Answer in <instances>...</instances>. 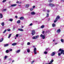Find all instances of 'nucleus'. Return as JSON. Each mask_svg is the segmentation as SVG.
<instances>
[{"mask_svg": "<svg viewBox=\"0 0 64 64\" xmlns=\"http://www.w3.org/2000/svg\"><path fill=\"white\" fill-rule=\"evenodd\" d=\"M55 55V52H52V54H51V56H54Z\"/></svg>", "mask_w": 64, "mask_h": 64, "instance_id": "nucleus-5", "label": "nucleus"}, {"mask_svg": "<svg viewBox=\"0 0 64 64\" xmlns=\"http://www.w3.org/2000/svg\"><path fill=\"white\" fill-rule=\"evenodd\" d=\"M57 20L56 18V20L54 21V23H56V22L57 21Z\"/></svg>", "mask_w": 64, "mask_h": 64, "instance_id": "nucleus-28", "label": "nucleus"}, {"mask_svg": "<svg viewBox=\"0 0 64 64\" xmlns=\"http://www.w3.org/2000/svg\"><path fill=\"white\" fill-rule=\"evenodd\" d=\"M7 0H4L3 1H2V2L3 3H4L5 2H6V1Z\"/></svg>", "mask_w": 64, "mask_h": 64, "instance_id": "nucleus-36", "label": "nucleus"}, {"mask_svg": "<svg viewBox=\"0 0 64 64\" xmlns=\"http://www.w3.org/2000/svg\"><path fill=\"white\" fill-rule=\"evenodd\" d=\"M15 17L16 18H18V16H15Z\"/></svg>", "mask_w": 64, "mask_h": 64, "instance_id": "nucleus-45", "label": "nucleus"}, {"mask_svg": "<svg viewBox=\"0 0 64 64\" xmlns=\"http://www.w3.org/2000/svg\"><path fill=\"white\" fill-rule=\"evenodd\" d=\"M7 30L8 31H11V30L10 29H8Z\"/></svg>", "mask_w": 64, "mask_h": 64, "instance_id": "nucleus-39", "label": "nucleus"}, {"mask_svg": "<svg viewBox=\"0 0 64 64\" xmlns=\"http://www.w3.org/2000/svg\"><path fill=\"white\" fill-rule=\"evenodd\" d=\"M48 20H50V18H48Z\"/></svg>", "mask_w": 64, "mask_h": 64, "instance_id": "nucleus-58", "label": "nucleus"}, {"mask_svg": "<svg viewBox=\"0 0 64 64\" xmlns=\"http://www.w3.org/2000/svg\"><path fill=\"white\" fill-rule=\"evenodd\" d=\"M47 12H49L50 11H49V10H48L47 11Z\"/></svg>", "mask_w": 64, "mask_h": 64, "instance_id": "nucleus-56", "label": "nucleus"}, {"mask_svg": "<svg viewBox=\"0 0 64 64\" xmlns=\"http://www.w3.org/2000/svg\"><path fill=\"white\" fill-rule=\"evenodd\" d=\"M48 48H46V50H48Z\"/></svg>", "mask_w": 64, "mask_h": 64, "instance_id": "nucleus-55", "label": "nucleus"}, {"mask_svg": "<svg viewBox=\"0 0 64 64\" xmlns=\"http://www.w3.org/2000/svg\"><path fill=\"white\" fill-rule=\"evenodd\" d=\"M33 9H34V8H35V6H33Z\"/></svg>", "mask_w": 64, "mask_h": 64, "instance_id": "nucleus-49", "label": "nucleus"}, {"mask_svg": "<svg viewBox=\"0 0 64 64\" xmlns=\"http://www.w3.org/2000/svg\"><path fill=\"white\" fill-rule=\"evenodd\" d=\"M55 41V40H53V42H54Z\"/></svg>", "mask_w": 64, "mask_h": 64, "instance_id": "nucleus-57", "label": "nucleus"}, {"mask_svg": "<svg viewBox=\"0 0 64 64\" xmlns=\"http://www.w3.org/2000/svg\"><path fill=\"white\" fill-rule=\"evenodd\" d=\"M53 61H54L53 60H51L50 62V63H52Z\"/></svg>", "mask_w": 64, "mask_h": 64, "instance_id": "nucleus-25", "label": "nucleus"}, {"mask_svg": "<svg viewBox=\"0 0 64 64\" xmlns=\"http://www.w3.org/2000/svg\"><path fill=\"white\" fill-rule=\"evenodd\" d=\"M55 26H56V25L54 23L52 24V27H55Z\"/></svg>", "mask_w": 64, "mask_h": 64, "instance_id": "nucleus-19", "label": "nucleus"}, {"mask_svg": "<svg viewBox=\"0 0 64 64\" xmlns=\"http://www.w3.org/2000/svg\"><path fill=\"white\" fill-rule=\"evenodd\" d=\"M9 21H13V19H9Z\"/></svg>", "mask_w": 64, "mask_h": 64, "instance_id": "nucleus-33", "label": "nucleus"}, {"mask_svg": "<svg viewBox=\"0 0 64 64\" xmlns=\"http://www.w3.org/2000/svg\"><path fill=\"white\" fill-rule=\"evenodd\" d=\"M14 62V60H12V63H13V62Z\"/></svg>", "mask_w": 64, "mask_h": 64, "instance_id": "nucleus-52", "label": "nucleus"}, {"mask_svg": "<svg viewBox=\"0 0 64 64\" xmlns=\"http://www.w3.org/2000/svg\"><path fill=\"white\" fill-rule=\"evenodd\" d=\"M18 30L19 31H23V30L21 28H18Z\"/></svg>", "mask_w": 64, "mask_h": 64, "instance_id": "nucleus-12", "label": "nucleus"}, {"mask_svg": "<svg viewBox=\"0 0 64 64\" xmlns=\"http://www.w3.org/2000/svg\"><path fill=\"white\" fill-rule=\"evenodd\" d=\"M46 33H47V31L46 32Z\"/></svg>", "mask_w": 64, "mask_h": 64, "instance_id": "nucleus-59", "label": "nucleus"}, {"mask_svg": "<svg viewBox=\"0 0 64 64\" xmlns=\"http://www.w3.org/2000/svg\"><path fill=\"white\" fill-rule=\"evenodd\" d=\"M10 51H12V49H10Z\"/></svg>", "mask_w": 64, "mask_h": 64, "instance_id": "nucleus-51", "label": "nucleus"}, {"mask_svg": "<svg viewBox=\"0 0 64 64\" xmlns=\"http://www.w3.org/2000/svg\"><path fill=\"white\" fill-rule=\"evenodd\" d=\"M25 7L26 8H28L29 7V4H26L25 5Z\"/></svg>", "mask_w": 64, "mask_h": 64, "instance_id": "nucleus-6", "label": "nucleus"}, {"mask_svg": "<svg viewBox=\"0 0 64 64\" xmlns=\"http://www.w3.org/2000/svg\"><path fill=\"white\" fill-rule=\"evenodd\" d=\"M61 52L60 53H59L58 54V55L59 56H60L61 55V54H63L64 55V50H62V49L60 48L58 52Z\"/></svg>", "mask_w": 64, "mask_h": 64, "instance_id": "nucleus-1", "label": "nucleus"}, {"mask_svg": "<svg viewBox=\"0 0 64 64\" xmlns=\"http://www.w3.org/2000/svg\"><path fill=\"white\" fill-rule=\"evenodd\" d=\"M0 18H2L3 17V15L2 14H0Z\"/></svg>", "mask_w": 64, "mask_h": 64, "instance_id": "nucleus-15", "label": "nucleus"}, {"mask_svg": "<svg viewBox=\"0 0 64 64\" xmlns=\"http://www.w3.org/2000/svg\"><path fill=\"white\" fill-rule=\"evenodd\" d=\"M34 52L35 54H37L36 51H34Z\"/></svg>", "mask_w": 64, "mask_h": 64, "instance_id": "nucleus-35", "label": "nucleus"}, {"mask_svg": "<svg viewBox=\"0 0 64 64\" xmlns=\"http://www.w3.org/2000/svg\"><path fill=\"white\" fill-rule=\"evenodd\" d=\"M27 51L28 53H29L30 52V49H28V50H27Z\"/></svg>", "mask_w": 64, "mask_h": 64, "instance_id": "nucleus-18", "label": "nucleus"}, {"mask_svg": "<svg viewBox=\"0 0 64 64\" xmlns=\"http://www.w3.org/2000/svg\"><path fill=\"white\" fill-rule=\"evenodd\" d=\"M36 38V39H37L38 38V37H39V36L38 35L37 36H35Z\"/></svg>", "mask_w": 64, "mask_h": 64, "instance_id": "nucleus-32", "label": "nucleus"}, {"mask_svg": "<svg viewBox=\"0 0 64 64\" xmlns=\"http://www.w3.org/2000/svg\"><path fill=\"white\" fill-rule=\"evenodd\" d=\"M15 39H16V38H15Z\"/></svg>", "mask_w": 64, "mask_h": 64, "instance_id": "nucleus-63", "label": "nucleus"}, {"mask_svg": "<svg viewBox=\"0 0 64 64\" xmlns=\"http://www.w3.org/2000/svg\"><path fill=\"white\" fill-rule=\"evenodd\" d=\"M34 60H33L31 62L32 63H34Z\"/></svg>", "mask_w": 64, "mask_h": 64, "instance_id": "nucleus-47", "label": "nucleus"}, {"mask_svg": "<svg viewBox=\"0 0 64 64\" xmlns=\"http://www.w3.org/2000/svg\"><path fill=\"white\" fill-rule=\"evenodd\" d=\"M34 9L33 8H30V10L31 11H33V10Z\"/></svg>", "mask_w": 64, "mask_h": 64, "instance_id": "nucleus-20", "label": "nucleus"}, {"mask_svg": "<svg viewBox=\"0 0 64 64\" xmlns=\"http://www.w3.org/2000/svg\"><path fill=\"white\" fill-rule=\"evenodd\" d=\"M1 25L2 26H4V22H2L1 23Z\"/></svg>", "mask_w": 64, "mask_h": 64, "instance_id": "nucleus-17", "label": "nucleus"}, {"mask_svg": "<svg viewBox=\"0 0 64 64\" xmlns=\"http://www.w3.org/2000/svg\"><path fill=\"white\" fill-rule=\"evenodd\" d=\"M6 9H4L2 10V11H6Z\"/></svg>", "mask_w": 64, "mask_h": 64, "instance_id": "nucleus-22", "label": "nucleus"}, {"mask_svg": "<svg viewBox=\"0 0 64 64\" xmlns=\"http://www.w3.org/2000/svg\"><path fill=\"white\" fill-rule=\"evenodd\" d=\"M16 44H17V43H14L12 44V46H15V45H16Z\"/></svg>", "mask_w": 64, "mask_h": 64, "instance_id": "nucleus-11", "label": "nucleus"}, {"mask_svg": "<svg viewBox=\"0 0 64 64\" xmlns=\"http://www.w3.org/2000/svg\"><path fill=\"white\" fill-rule=\"evenodd\" d=\"M16 3H19V1H17L16 2Z\"/></svg>", "mask_w": 64, "mask_h": 64, "instance_id": "nucleus-48", "label": "nucleus"}, {"mask_svg": "<svg viewBox=\"0 0 64 64\" xmlns=\"http://www.w3.org/2000/svg\"><path fill=\"white\" fill-rule=\"evenodd\" d=\"M49 6H50L51 7H53L54 6V5L52 4H49Z\"/></svg>", "mask_w": 64, "mask_h": 64, "instance_id": "nucleus-3", "label": "nucleus"}, {"mask_svg": "<svg viewBox=\"0 0 64 64\" xmlns=\"http://www.w3.org/2000/svg\"><path fill=\"white\" fill-rule=\"evenodd\" d=\"M57 43H56L55 44V45H56V44H57Z\"/></svg>", "mask_w": 64, "mask_h": 64, "instance_id": "nucleus-54", "label": "nucleus"}, {"mask_svg": "<svg viewBox=\"0 0 64 64\" xmlns=\"http://www.w3.org/2000/svg\"><path fill=\"white\" fill-rule=\"evenodd\" d=\"M35 34V32L34 30H32V35H34V34Z\"/></svg>", "mask_w": 64, "mask_h": 64, "instance_id": "nucleus-4", "label": "nucleus"}, {"mask_svg": "<svg viewBox=\"0 0 64 64\" xmlns=\"http://www.w3.org/2000/svg\"><path fill=\"white\" fill-rule=\"evenodd\" d=\"M8 45H9L8 44H4V47H7V46H8Z\"/></svg>", "mask_w": 64, "mask_h": 64, "instance_id": "nucleus-14", "label": "nucleus"}, {"mask_svg": "<svg viewBox=\"0 0 64 64\" xmlns=\"http://www.w3.org/2000/svg\"><path fill=\"white\" fill-rule=\"evenodd\" d=\"M11 35H12V34H9L8 37V38H10V37H11Z\"/></svg>", "mask_w": 64, "mask_h": 64, "instance_id": "nucleus-27", "label": "nucleus"}, {"mask_svg": "<svg viewBox=\"0 0 64 64\" xmlns=\"http://www.w3.org/2000/svg\"><path fill=\"white\" fill-rule=\"evenodd\" d=\"M53 0H48V2H52Z\"/></svg>", "mask_w": 64, "mask_h": 64, "instance_id": "nucleus-29", "label": "nucleus"}, {"mask_svg": "<svg viewBox=\"0 0 64 64\" xmlns=\"http://www.w3.org/2000/svg\"><path fill=\"white\" fill-rule=\"evenodd\" d=\"M16 37H18V34H17L16 35Z\"/></svg>", "mask_w": 64, "mask_h": 64, "instance_id": "nucleus-43", "label": "nucleus"}, {"mask_svg": "<svg viewBox=\"0 0 64 64\" xmlns=\"http://www.w3.org/2000/svg\"><path fill=\"white\" fill-rule=\"evenodd\" d=\"M40 37H42L43 39H44L45 38V35H43L42 34H41L40 35Z\"/></svg>", "mask_w": 64, "mask_h": 64, "instance_id": "nucleus-2", "label": "nucleus"}, {"mask_svg": "<svg viewBox=\"0 0 64 64\" xmlns=\"http://www.w3.org/2000/svg\"><path fill=\"white\" fill-rule=\"evenodd\" d=\"M31 14L32 15H34V14H35V13L34 12H31Z\"/></svg>", "mask_w": 64, "mask_h": 64, "instance_id": "nucleus-13", "label": "nucleus"}, {"mask_svg": "<svg viewBox=\"0 0 64 64\" xmlns=\"http://www.w3.org/2000/svg\"><path fill=\"white\" fill-rule=\"evenodd\" d=\"M49 17V14H48L47 16H46V17Z\"/></svg>", "mask_w": 64, "mask_h": 64, "instance_id": "nucleus-42", "label": "nucleus"}, {"mask_svg": "<svg viewBox=\"0 0 64 64\" xmlns=\"http://www.w3.org/2000/svg\"><path fill=\"white\" fill-rule=\"evenodd\" d=\"M32 39H36V38L35 36H34L33 37H32Z\"/></svg>", "mask_w": 64, "mask_h": 64, "instance_id": "nucleus-41", "label": "nucleus"}, {"mask_svg": "<svg viewBox=\"0 0 64 64\" xmlns=\"http://www.w3.org/2000/svg\"><path fill=\"white\" fill-rule=\"evenodd\" d=\"M48 64H51V63H48Z\"/></svg>", "mask_w": 64, "mask_h": 64, "instance_id": "nucleus-60", "label": "nucleus"}, {"mask_svg": "<svg viewBox=\"0 0 64 64\" xmlns=\"http://www.w3.org/2000/svg\"><path fill=\"white\" fill-rule=\"evenodd\" d=\"M17 6V4H12L11 5V7H14L15 6Z\"/></svg>", "mask_w": 64, "mask_h": 64, "instance_id": "nucleus-8", "label": "nucleus"}, {"mask_svg": "<svg viewBox=\"0 0 64 64\" xmlns=\"http://www.w3.org/2000/svg\"><path fill=\"white\" fill-rule=\"evenodd\" d=\"M14 29H15V28H14Z\"/></svg>", "mask_w": 64, "mask_h": 64, "instance_id": "nucleus-61", "label": "nucleus"}, {"mask_svg": "<svg viewBox=\"0 0 64 64\" xmlns=\"http://www.w3.org/2000/svg\"><path fill=\"white\" fill-rule=\"evenodd\" d=\"M61 41L62 43H63L64 42V40L63 39H61Z\"/></svg>", "mask_w": 64, "mask_h": 64, "instance_id": "nucleus-26", "label": "nucleus"}, {"mask_svg": "<svg viewBox=\"0 0 64 64\" xmlns=\"http://www.w3.org/2000/svg\"><path fill=\"white\" fill-rule=\"evenodd\" d=\"M8 57V56H4V58L6 59V58H7Z\"/></svg>", "mask_w": 64, "mask_h": 64, "instance_id": "nucleus-38", "label": "nucleus"}, {"mask_svg": "<svg viewBox=\"0 0 64 64\" xmlns=\"http://www.w3.org/2000/svg\"><path fill=\"white\" fill-rule=\"evenodd\" d=\"M36 50H37L36 48H34V51H36Z\"/></svg>", "mask_w": 64, "mask_h": 64, "instance_id": "nucleus-30", "label": "nucleus"}, {"mask_svg": "<svg viewBox=\"0 0 64 64\" xmlns=\"http://www.w3.org/2000/svg\"><path fill=\"white\" fill-rule=\"evenodd\" d=\"M30 44V42H28L27 43V45H29Z\"/></svg>", "mask_w": 64, "mask_h": 64, "instance_id": "nucleus-40", "label": "nucleus"}, {"mask_svg": "<svg viewBox=\"0 0 64 64\" xmlns=\"http://www.w3.org/2000/svg\"><path fill=\"white\" fill-rule=\"evenodd\" d=\"M20 52V50H18L16 52V53H19V52Z\"/></svg>", "mask_w": 64, "mask_h": 64, "instance_id": "nucleus-21", "label": "nucleus"}, {"mask_svg": "<svg viewBox=\"0 0 64 64\" xmlns=\"http://www.w3.org/2000/svg\"><path fill=\"white\" fill-rule=\"evenodd\" d=\"M3 38H1L0 40V42H2L3 41Z\"/></svg>", "mask_w": 64, "mask_h": 64, "instance_id": "nucleus-16", "label": "nucleus"}, {"mask_svg": "<svg viewBox=\"0 0 64 64\" xmlns=\"http://www.w3.org/2000/svg\"><path fill=\"white\" fill-rule=\"evenodd\" d=\"M20 20H24V18L23 17H21L20 18Z\"/></svg>", "mask_w": 64, "mask_h": 64, "instance_id": "nucleus-7", "label": "nucleus"}, {"mask_svg": "<svg viewBox=\"0 0 64 64\" xmlns=\"http://www.w3.org/2000/svg\"><path fill=\"white\" fill-rule=\"evenodd\" d=\"M60 18V17L59 16H57L56 18V19L58 20V19H59Z\"/></svg>", "mask_w": 64, "mask_h": 64, "instance_id": "nucleus-9", "label": "nucleus"}, {"mask_svg": "<svg viewBox=\"0 0 64 64\" xmlns=\"http://www.w3.org/2000/svg\"><path fill=\"white\" fill-rule=\"evenodd\" d=\"M17 23H18V24H19V23H20V20H18L17 22Z\"/></svg>", "mask_w": 64, "mask_h": 64, "instance_id": "nucleus-23", "label": "nucleus"}, {"mask_svg": "<svg viewBox=\"0 0 64 64\" xmlns=\"http://www.w3.org/2000/svg\"><path fill=\"white\" fill-rule=\"evenodd\" d=\"M23 27H24V26H21V28H23Z\"/></svg>", "mask_w": 64, "mask_h": 64, "instance_id": "nucleus-50", "label": "nucleus"}, {"mask_svg": "<svg viewBox=\"0 0 64 64\" xmlns=\"http://www.w3.org/2000/svg\"><path fill=\"white\" fill-rule=\"evenodd\" d=\"M6 31H7V30H5L4 31V32H3V33H5V32H6Z\"/></svg>", "mask_w": 64, "mask_h": 64, "instance_id": "nucleus-34", "label": "nucleus"}, {"mask_svg": "<svg viewBox=\"0 0 64 64\" xmlns=\"http://www.w3.org/2000/svg\"><path fill=\"white\" fill-rule=\"evenodd\" d=\"M32 25H33V24L31 23L30 24V26H32Z\"/></svg>", "mask_w": 64, "mask_h": 64, "instance_id": "nucleus-44", "label": "nucleus"}, {"mask_svg": "<svg viewBox=\"0 0 64 64\" xmlns=\"http://www.w3.org/2000/svg\"><path fill=\"white\" fill-rule=\"evenodd\" d=\"M47 52H44V54H47Z\"/></svg>", "mask_w": 64, "mask_h": 64, "instance_id": "nucleus-37", "label": "nucleus"}, {"mask_svg": "<svg viewBox=\"0 0 64 64\" xmlns=\"http://www.w3.org/2000/svg\"><path fill=\"white\" fill-rule=\"evenodd\" d=\"M44 32H45V31H42V34H44Z\"/></svg>", "mask_w": 64, "mask_h": 64, "instance_id": "nucleus-46", "label": "nucleus"}, {"mask_svg": "<svg viewBox=\"0 0 64 64\" xmlns=\"http://www.w3.org/2000/svg\"><path fill=\"white\" fill-rule=\"evenodd\" d=\"M48 64V63H46V64Z\"/></svg>", "mask_w": 64, "mask_h": 64, "instance_id": "nucleus-62", "label": "nucleus"}, {"mask_svg": "<svg viewBox=\"0 0 64 64\" xmlns=\"http://www.w3.org/2000/svg\"><path fill=\"white\" fill-rule=\"evenodd\" d=\"M61 32V30H60V29H58V30H57V33H60Z\"/></svg>", "mask_w": 64, "mask_h": 64, "instance_id": "nucleus-10", "label": "nucleus"}, {"mask_svg": "<svg viewBox=\"0 0 64 64\" xmlns=\"http://www.w3.org/2000/svg\"><path fill=\"white\" fill-rule=\"evenodd\" d=\"M33 47H34V46H33Z\"/></svg>", "mask_w": 64, "mask_h": 64, "instance_id": "nucleus-64", "label": "nucleus"}, {"mask_svg": "<svg viewBox=\"0 0 64 64\" xmlns=\"http://www.w3.org/2000/svg\"><path fill=\"white\" fill-rule=\"evenodd\" d=\"M9 50H7L6 51V53H9Z\"/></svg>", "mask_w": 64, "mask_h": 64, "instance_id": "nucleus-24", "label": "nucleus"}, {"mask_svg": "<svg viewBox=\"0 0 64 64\" xmlns=\"http://www.w3.org/2000/svg\"><path fill=\"white\" fill-rule=\"evenodd\" d=\"M18 6H19V7H21V5H18Z\"/></svg>", "mask_w": 64, "mask_h": 64, "instance_id": "nucleus-53", "label": "nucleus"}, {"mask_svg": "<svg viewBox=\"0 0 64 64\" xmlns=\"http://www.w3.org/2000/svg\"><path fill=\"white\" fill-rule=\"evenodd\" d=\"M44 26L43 25L41 27V28H44Z\"/></svg>", "mask_w": 64, "mask_h": 64, "instance_id": "nucleus-31", "label": "nucleus"}]
</instances>
